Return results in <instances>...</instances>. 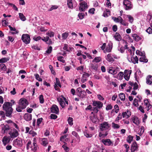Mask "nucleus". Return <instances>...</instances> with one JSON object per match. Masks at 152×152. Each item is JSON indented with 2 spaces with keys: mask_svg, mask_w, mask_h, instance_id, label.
<instances>
[{
  "mask_svg": "<svg viewBox=\"0 0 152 152\" xmlns=\"http://www.w3.org/2000/svg\"><path fill=\"white\" fill-rule=\"evenodd\" d=\"M3 110L5 112L0 111V116L2 119L5 120L6 118L5 116L11 118L12 117V114L13 112V109L12 107V104L11 103L9 102H5L3 105Z\"/></svg>",
  "mask_w": 152,
  "mask_h": 152,
  "instance_id": "nucleus-1",
  "label": "nucleus"
},
{
  "mask_svg": "<svg viewBox=\"0 0 152 152\" xmlns=\"http://www.w3.org/2000/svg\"><path fill=\"white\" fill-rule=\"evenodd\" d=\"M28 104L27 100L24 98H22L19 100V105L16 107V111L19 112L22 111V110L25 109Z\"/></svg>",
  "mask_w": 152,
  "mask_h": 152,
  "instance_id": "nucleus-2",
  "label": "nucleus"
},
{
  "mask_svg": "<svg viewBox=\"0 0 152 152\" xmlns=\"http://www.w3.org/2000/svg\"><path fill=\"white\" fill-rule=\"evenodd\" d=\"M21 39L26 44H28L30 42V36L27 34H23L22 36Z\"/></svg>",
  "mask_w": 152,
  "mask_h": 152,
  "instance_id": "nucleus-3",
  "label": "nucleus"
},
{
  "mask_svg": "<svg viewBox=\"0 0 152 152\" xmlns=\"http://www.w3.org/2000/svg\"><path fill=\"white\" fill-rule=\"evenodd\" d=\"M125 9L126 10H131L132 8L133 5L130 1L128 0H124L123 2Z\"/></svg>",
  "mask_w": 152,
  "mask_h": 152,
  "instance_id": "nucleus-4",
  "label": "nucleus"
},
{
  "mask_svg": "<svg viewBox=\"0 0 152 152\" xmlns=\"http://www.w3.org/2000/svg\"><path fill=\"white\" fill-rule=\"evenodd\" d=\"M110 126V125L108 122H104L100 124V129L101 131H103L108 129Z\"/></svg>",
  "mask_w": 152,
  "mask_h": 152,
  "instance_id": "nucleus-5",
  "label": "nucleus"
},
{
  "mask_svg": "<svg viewBox=\"0 0 152 152\" xmlns=\"http://www.w3.org/2000/svg\"><path fill=\"white\" fill-rule=\"evenodd\" d=\"M80 5L79 9L80 12L85 11L88 8L87 3L85 1L80 3Z\"/></svg>",
  "mask_w": 152,
  "mask_h": 152,
  "instance_id": "nucleus-6",
  "label": "nucleus"
},
{
  "mask_svg": "<svg viewBox=\"0 0 152 152\" xmlns=\"http://www.w3.org/2000/svg\"><path fill=\"white\" fill-rule=\"evenodd\" d=\"M51 112L52 113L57 114L59 112V109L56 104L53 105L50 108Z\"/></svg>",
  "mask_w": 152,
  "mask_h": 152,
  "instance_id": "nucleus-7",
  "label": "nucleus"
},
{
  "mask_svg": "<svg viewBox=\"0 0 152 152\" xmlns=\"http://www.w3.org/2000/svg\"><path fill=\"white\" fill-rule=\"evenodd\" d=\"M138 148V147L137 142L134 141L132 144L130 150L131 152H134L137 151Z\"/></svg>",
  "mask_w": 152,
  "mask_h": 152,
  "instance_id": "nucleus-8",
  "label": "nucleus"
},
{
  "mask_svg": "<svg viewBox=\"0 0 152 152\" xmlns=\"http://www.w3.org/2000/svg\"><path fill=\"white\" fill-rule=\"evenodd\" d=\"M93 105L96 107H97L99 109H100L103 106V103L99 101H93Z\"/></svg>",
  "mask_w": 152,
  "mask_h": 152,
  "instance_id": "nucleus-9",
  "label": "nucleus"
},
{
  "mask_svg": "<svg viewBox=\"0 0 152 152\" xmlns=\"http://www.w3.org/2000/svg\"><path fill=\"white\" fill-rule=\"evenodd\" d=\"M13 132H10L9 133L10 137L12 138H14L17 137L19 134L18 131L15 129H13Z\"/></svg>",
  "mask_w": 152,
  "mask_h": 152,
  "instance_id": "nucleus-10",
  "label": "nucleus"
},
{
  "mask_svg": "<svg viewBox=\"0 0 152 152\" xmlns=\"http://www.w3.org/2000/svg\"><path fill=\"white\" fill-rule=\"evenodd\" d=\"M102 141V143L105 145L110 146L113 145V143L110 139H103Z\"/></svg>",
  "mask_w": 152,
  "mask_h": 152,
  "instance_id": "nucleus-11",
  "label": "nucleus"
},
{
  "mask_svg": "<svg viewBox=\"0 0 152 152\" xmlns=\"http://www.w3.org/2000/svg\"><path fill=\"white\" fill-rule=\"evenodd\" d=\"M90 75V74L88 73L84 72L83 75L82 77L81 78V82L83 83H84L87 81V78L89 77Z\"/></svg>",
  "mask_w": 152,
  "mask_h": 152,
  "instance_id": "nucleus-12",
  "label": "nucleus"
},
{
  "mask_svg": "<svg viewBox=\"0 0 152 152\" xmlns=\"http://www.w3.org/2000/svg\"><path fill=\"white\" fill-rule=\"evenodd\" d=\"M113 57L115 58H116V57L113 56V55L112 56V54L111 53H109L107 55L106 59L109 62L114 61V59L113 58Z\"/></svg>",
  "mask_w": 152,
  "mask_h": 152,
  "instance_id": "nucleus-13",
  "label": "nucleus"
},
{
  "mask_svg": "<svg viewBox=\"0 0 152 152\" xmlns=\"http://www.w3.org/2000/svg\"><path fill=\"white\" fill-rule=\"evenodd\" d=\"M15 145L18 147H21L22 146V140L20 138L17 139L15 141Z\"/></svg>",
  "mask_w": 152,
  "mask_h": 152,
  "instance_id": "nucleus-14",
  "label": "nucleus"
},
{
  "mask_svg": "<svg viewBox=\"0 0 152 152\" xmlns=\"http://www.w3.org/2000/svg\"><path fill=\"white\" fill-rule=\"evenodd\" d=\"M10 140V138L4 136L2 140V141L4 145H5L7 144L9 142Z\"/></svg>",
  "mask_w": 152,
  "mask_h": 152,
  "instance_id": "nucleus-15",
  "label": "nucleus"
},
{
  "mask_svg": "<svg viewBox=\"0 0 152 152\" xmlns=\"http://www.w3.org/2000/svg\"><path fill=\"white\" fill-rule=\"evenodd\" d=\"M24 118L27 121H30L32 119V115L28 113H26L24 115Z\"/></svg>",
  "mask_w": 152,
  "mask_h": 152,
  "instance_id": "nucleus-16",
  "label": "nucleus"
},
{
  "mask_svg": "<svg viewBox=\"0 0 152 152\" xmlns=\"http://www.w3.org/2000/svg\"><path fill=\"white\" fill-rule=\"evenodd\" d=\"M113 46L109 44L106 48L105 50L104 51V53H106L107 52L110 53L111 52Z\"/></svg>",
  "mask_w": 152,
  "mask_h": 152,
  "instance_id": "nucleus-17",
  "label": "nucleus"
},
{
  "mask_svg": "<svg viewBox=\"0 0 152 152\" xmlns=\"http://www.w3.org/2000/svg\"><path fill=\"white\" fill-rule=\"evenodd\" d=\"M10 129V127L9 125L8 124L4 125V126L2 128V131H3V133H7L8 131Z\"/></svg>",
  "mask_w": 152,
  "mask_h": 152,
  "instance_id": "nucleus-18",
  "label": "nucleus"
},
{
  "mask_svg": "<svg viewBox=\"0 0 152 152\" xmlns=\"http://www.w3.org/2000/svg\"><path fill=\"white\" fill-rule=\"evenodd\" d=\"M132 37H133L134 40L136 41H138L141 39V37L136 34H133L132 35Z\"/></svg>",
  "mask_w": 152,
  "mask_h": 152,
  "instance_id": "nucleus-19",
  "label": "nucleus"
},
{
  "mask_svg": "<svg viewBox=\"0 0 152 152\" xmlns=\"http://www.w3.org/2000/svg\"><path fill=\"white\" fill-rule=\"evenodd\" d=\"M146 83L148 85H151L152 83V76L151 75H148L146 77Z\"/></svg>",
  "mask_w": 152,
  "mask_h": 152,
  "instance_id": "nucleus-20",
  "label": "nucleus"
},
{
  "mask_svg": "<svg viewBox=\"0 0 152 152\" xmlns=\"http://www.w3.org/2000/svg\"><path fill=\"white\" fill-rule=\"evenodd\" d=\"M132 62L134 64L138 63V58L137 56L135 57L132 56L131 58Z\"/></svg>",
  "mask_w": 152,
  "mask_h": 152,
  "instance_id": "nucleus-21",
  "label": "nucleus"
},
{
  "mask_svg": "<svg viewBox=\"0 0 152 152\" xmlns=\"http://www.w3.org/2000/svg\"><path fill=\"white\" fill-rule=\"evenodd\" d=\"M114 37L115 39L118 41H120L121 40V37L120 34L117 32H116Z\"/></svg>",
  "mask_w": 152,
  "mask_h": 152,
  "instance_id": "nucleus-22",
  "label": "nucleus"
},
{
  "mask_svg": "<svg viewBox=\"0 0 152 152\" xmlns=\"http://www.w3.org/2000/svg\"><path fill=\"white\" fill-rule=\"evenodd\" d=\"M98 65L96 63L91 64V68L95 71H97L98 69Z\"/></svg>",
  "mask_w": 152,
  "mask_h": 152,
  "instance_id": "nucleus-23",
  "label": "nucleus"
},
{
  "mask_svg": "<svg viewBox=\"0 0 152 152\" xmlns=\"http://www.w3.org/2000/svg\"><path fill=\"white\" fill-rule=\"evenodd\" d=\"M86 95V93L84 90H82L78 94V96L80 97L83 98Z\"/></svg>",
  "mask_w": 152,
  "mask_h": 152,
  "instance_id": "nucleus-24",
  "label": "nucleus"
},
{
  "mask_svg": "<svg viewBox=\"0 0 152 152\" xmlns=\"http://www.w3.org/2000/svg\"><path fill=\"white\" fill-rule=\"evenodd\" d=\"M133 122L138 125L140 124V121L138 120V118L137 116H134L132 118Z\"/></svg>",
  "mask_w": 152,
  "mask_h": 152,
  "instance_id": "nucleus-25",
  "label": "nucleus"
},
{
  "mask_svg": "<svg viewBox=\"0 0 152 152\" xmlns=\"http://www.w3.org/2000/svg\"><path fill=\"white\" fill-rule=\"evenodd\" d=\"M72 0H67V5L68 8L70 9H72L73 7V3Z\"/></svg>",
  "mask_w": 152,
  "mask_h": 152,
  "instance_id": "nucleus-26",
  "label": "nucleus"
},
{
  "mask_svg": "<svg viewBox=\"0 0 152 152\" xmlns=\"http://www.w3.org/2000/svg\"><path fill=\"white\" fill-rule=\"evenodd\" d=\"M37 143L36 142H34L33 143V146H32V148H31V150L33 151L34 152L35 151L37 150Z\"/></svg>",
  "mask_w": 152,
  "mask_h": 152,
  "instance_id": "nucleus-27",
  "label": "nucleus"
},
{
  "mask_svg": "<svg viewBox=\"0 0 152 152\" xmlns=\"http://www.w3.org/2000/svg\"><path fill=\"white\" fill-rule=\"evenodd\" d=\"M110 15V12L109 10H106V11H104L103 16L104 17H107Z\"/></svg>",
  "mask_w": 152,
  "mask_h": 152,
  "instance_id": "nucleus-28",
  "label": "nucleus"
},
{
  "mask_svg": "<svg viewBox=\"0 0 152 152\" xmlns=\"http://www.w3.org/2000/svg\"><path fill=\"white\" fill-rule=\"evenodd\" d=\"M19 17L20 19L23 21H24L26 20V18L22 13H19Z\"/></svg>",
  "mask_w": 152,
  "mask_h": 152,
  "instance_id": "nucleus-29",
  "label": "nucleus"
},
{
  "mask_svg": "<svg viewBox=\"0 0 152 152\" xmlns=\"http://www.w3.org/2000/svg\"><path fill=\"white\" fill-rule=\"evenodd\" d=\"M9 60V58H3L0 59V63L3 64V63H5L7 62Z\"/></svg>",
  "mask_w": 152,
  "mask_h": 152,
  "instance_id": "nucleus-30",
  "label": "nucleus"
},
{
  "mask_svg": "<svg viewBox=\"0 0 152 152\" xmlns=\"http://www.w3.org/2000/svg\"><path fill=\"white\" fill-rule=\"evenodd\" d=\"M90 118L91 121L93 123H95L97 121V119L95 117L94 115L92 116H90Z\"/></svg>",
  "mask_w": 152,
  "mask_h": 152,
  "instance_id": "nucleus-31",
  "label": "nucleus"
},
{
  "mask_svg": "<svg viewBox=\"0 0 152 152\" xmlns=\"http://www.w3.org/2000/svg\"><path fill=\"white\" fill-rule=\"evenodd\" d=\"M121 18H122L121 17L119 16L118 18L113 17L112 18L113 19L114 21L116 23L120 22L121 20Z\"/></svg>",
  "mask_w": 152,
  "mask_h": 152,
  "instance_id": "nucleus-32",
  "label": "nucleus"
},
{
  "mask_svg": "<svg viewBox=\"0 0 152 152\" xmlns=\"http://www.w3.org/2000/svg\"><path fill=\"white\" fill-rule=\"evenodd\" d=\"M133 138V136L131 135H129L127 137L126 140L127 142L129 143H130L132 141V140Z\"/></svg>",
  "mask_w": 152,
  "mask_h": 152,
  "instance_id": "nucleus-33",
  "label": "nucleus"
},
{
  "mask_svg": "<svg viewBox=\"0 0 152 152\" xmlns=\"http://www.w3.org/2000/svg\"><path fill=\"white\" fill-rule=\"evenodd\" d=\"M69 35L68 32H66L62 34L61 36L63 39L65 40L68 37Z\"/></svg>",
  "mask_w": 152,
  "mask_h": 152,
  "instance_id": "nucleus-34",
  "label": "nucleus"
},
{
  "mask_svg": "<svg viewBox=\"0 0 152 152\" xmlns=\"http://www.w3.org/2000/svg\"><path fill=\"white\" fill-rule=\"evenodd\" d=\"M102 58L101 57L99 56L95 57L92 61V62H95L96 63H98L100 62Z\"/></svg>",
  "mask_w": 152,
  "mask_h": 152,
  "instance_id": "nucleus-35",
  "label": "nucleus"
},
{
  "mask_svg": "<svg viewBox=\"0 0 152 152\" xmlns=\"http://www.w3.org/2000/svg\"><path fill=\"white\" fill-rule=\"evenodd\" d=\"M119 96L121 100L124 101L125 99V95L124 93H121L119 95Z\"/></svg>",
  "mask_w": 152,
  "mask_h": 152,
  "instance_id": "nucleus-36",
  "label": "nucleus"
},
{
  "mask_svg": "<svg viewBox=\"0 0 152 152\" xmlns=\"http://www.w3.org/2000/svg\"><path fill=\"white\" fill-rule=\"evenodd\" d=\"M67 121L69 125L72 126L73 125V119L72 118L69 117L68 118Z\"/></svg>",
  "mask_w": 152,
  "mask_h": 152,
  "instance_id": "nucleus-37",
  "label": "nucleus"
},
{
  "mask_svg": "<svg viewBox=\"0 0 152 152\" xmlns=\"http://www.w3.org/2000/svg\"><path fill=\"white\" fill-rule=\"evenodd\" d=\"M132 71L131 70H129L128 69H125L124 71V75L128 76L129 75L130 76L132 73Z\"/></svg>",
  "mask_w": 152,
  "mask_h": 152,
  "instance_id": "nucleus-38",
  "label": "nucleus"
},
{
  "mask_svg": "<svg viewBox=\"0 0 152 152\" xmlns=\"http://www.w3.org/2000/svg\"><path fill=\"white\" fill-rule=\"evenodd\" d=\"M42 144L43 146L46 145L48 143L47 140L46 138H42Z\"/></svg>",
  "mask_w": 152,
  "mask_h": 152,
  "instance_id": "nucleus-39",
  "label": "nucleus"
},
{
  "mask_svg": "<svg viewBox=\"0 0 152 152\" xmlns=\"http://www.w3.org/2000/svg\"><path fill=\"white\" fill-rule=\"evenodd\" d=\"M66 143L64 142V144L62 145V147L64 148L66 152H68L69 151V149L68 147L66 146Z\"/></svg>",
  "mask_w": 152,
  "mask_h": 152,
  "instance_id": "nucleus-40",
  "label": "nucleus"
},
{
  "mask_svg": "<svg viewBox=\"0 0 152 152\" xmlns=\"http://www.w3.org/2000/svg\"><path fill=\"white\" fill-rule=\"evenodd\" d=\"M120 23L124 26H128L129 25V23L127 22H126L125 20H123L122 18H121Z\"/></svg>",
  "mask_w": 152,
  "mask_h": 152,
  "instance_id": "nucleus-41",
  "label": "nucleus"
},
{
  "mask_svg": "<svg viewBox=\"0 0 152 152\" xmlns=\"http://www.w3.org/2000/svg\"><path fill=\"white\" fill-rule=\"evenodd\" d=\"M7 68L4 64H0V69L1 70L5 71Z\"/></svg>",
  "mask_w": 152,
  "mask_h": 152,
  "instance_id": "nucleus-42",
  "label": "nucleus"
},
{
  "mask_svg": "<svg viewBox=\"0 0 152 152\" xmlns=\"http://www.w3.org/2000/svg\"><path fill=\"white\" fill-rule=\"evenodd\" d=\"M124 75V73L122 72H120L118 74V80H122L123 79V76Z\"/></svg>",
  "mask_w": 152,
  "mask_h": 152,
  "instance_id": "nucleus-43",
  "label": "nucleus"
},
{
  "mask_svg": "<svg viewBox=\"0 0 152 152\" xmlns=\"http://www.w3.org/2000/svg\"><path fill=\"white\" fill-rule=\"evenodd\" d=\"M39 102L41 104H43L44 102V99L42 95H40L39 97Z\"/></svg>",
  "mask_w": 152,
  "mask_h": 152,
  "instance_id": "nucleus-44",
  "label": "nucleus"
},
{
  "mask_svg": "<svg viewBox=\"0 0 152 152\" xmlns=\"http://www.w3.org/2000/svg\"><path fill=\"white\" fill-rule=\"evenodd\" d=\"M32 148L31 142V141H29L26 145V149L27 150H28L29 148Z\"/></svg>",
  "mask_w": 152,
  "mask_h": 152,
  "instance_id": "nucleus-45",
  "label": "nucleus"
},
{
  "mask_svg": "<svg viewBox=\"0 0 152 152\" xmlns=\"http://www.w3.org/2000/svg\"><path fill=\"white\" fill-rule=\"evenodd\" d=\"M139 61L141 62L147 63L148 61V60L145 58L141 57L139 58Z\"/></svg>",
  "mask_w": 152,
  "mask_h": 152,
  "instance_id": "nucleus-46",
  "label": "nucleus"
},
{
  "mask_svg": "<svg viewBox=\"0 0 152 152\" xmlns=\"http://www.w3.org/2000/svg\"><path fill=\"white\" fill-rule=\"evenodd\" d=\"M112 126L114 129H118L120 127V126L119 125L115 124L114 122L112 123Z\"/></svg>",
  "mask_w": 152,
  "mask_h": 152,
  "instance_id": "nucleus-47",
  "label": "nucleus"
},
{
  "mask_svg": "<svg viewBox=\"0 0 152 152\" xmlns=\"http://www.w3.org/2000/svg\"><path fill=\"white\" fill-rule=\"evenodd\" d=\"M85 15L82 13H79L78 15V16L80 20H82L84 17Z\"/></svg>",
  "mask_w": 152,
  "mask_h": 152,
  "instance_id": "nucleus-48",
  "label": "nucleus"
},
{
  "mask_svg": "<svg viewBox=\"0 0 152 152\" xmlns=\"http://www.w3.org/2000/svg\"><path fill=\"white\" fill-rule=\"evenodd\" d=\"M72 134L73 136H75L76 138L77 139H79L80 138V137L78 135L77 133L75 131H73L72 132Z\"/></svg>",
  "mask_w": 152,
  "mask_h": 152,
  "instance_id": "nucleus-49",
  "label": "nucleus"
},
{
  "mask_svg": "<svg viewBox=\"0 0 152 152\" xmlns=\"http://www.w3.org/2000/svg\"><path fill=\"white\" fill-rule=\"evenodd\" d=\"M54 33L53 31H48L46 33V34L50 37H52L54 36Z\"/></svg>",
  "mask_w": 152,
  "mask_h": 152,
  "instance_id": "nucleus-50",
  "label": "nucleus"
},
{
  "mask_svg": "<svg viewBox=\"0 0 152 152\" xmlns=\"http://www.w3.org/2000/svg\"><path fill=\"white\" fill-rule=\"evenodd\" d=\"M63 57L62 56H59L57 57V59L58 61L62 62L63 63L65 62V61L63 59Z\"/></svg>",
  "mask_w": 152,
  "mask_h": 152,
  "instance_id": "nucleus-51",
  "label": "nucleus"
},
{
  "mask_svg": "<svg viewBox=\"0 0 152 152\" xmlns=\"http://www.w3.org/2000/svg\"><path fill=\"white\" fill-rule=\"evenodd\" d=\"M133 104L135 107H137L139 106L138 100L136 99H134V100Z\"/></svg>",
  "mask_w": 152,
  "mask_h": 152,
  "instance_id": "nucleus-52",
  "label": "nucleus"
},
{
  "mask_svg": "<svg viewBox=\"0 0 152 152\" xmlns=\"http://www.w3.org/2000/svg\"><path fill=\"white\" fill-rule=\"evenodd\" d=\"M35 75L36 80L39 81H42V78H39V75L38 74H36Z\"/></svg>",
  "mask_w": 152,
  "mask_h": 152,
  "instance_id": "nucleus-53",
  "label": "nucleus"
},
{
  "mask_svg": "<svg viewBox=\"0 0 152 152\" xmlns=\"http://www.w3.org/2000/svg\"><path fill=\"white\" fill-rule=\"evenodd\" d=\"M52 50V46H50L48 48L47 50L46 51V52L47 53L50 54L51 53Z\"/></svg>",
  "mask_w": 152,
  "mask_h": 152,
  "instance_id": "nucleus-54",
  "label": "nucleus"
},
{
  "mask_svg": "<svg viewBox=\"0 0 152 152\" xmlns=\"http://www.w3.org/2000/svg\"><path fill=\"white\" fill-rule=\"evenodd\" d=\"M51 119H56L57 118V116L54 114H51L50 116Z\"/></svg>",
  "mask_w": 152,
  "mask_h": 152,
  "instance_id": "nucleus-55",
  "label": "nucleus"
},
{
  "mask_svg": "<svg viewBox=\"0 0 152 152\" xmlns=\"http://www.w3.org/2000/svg\"><path fill=\"white\" fill-rule=\"evenodd\" d=\"M109 72V73L113 75H115L116 74V72H115V71L114 69H110Z\"/></svg>",
  "mask_w": 152,
  "mask_h": 152,
  "instance_id": "nucleus-56",
  "label": "nucleus"
},
{
  "mask_svg": "<svg viewBox=\"0 0 152 152\" xmlns=\"http://www.w3.org/2000/svg\"><path fill=\"white\" fill-rule=\"evenodd\" d=\"M49 67L51 70V71L52 74L53 75H55L56 74V72L54 70H53V67L52 66H51V65H50L49 66Z\"/></svg>",
  "mask_w": 152,
  "mask_h": 152,
  "instance_id": "nucleus-57",
  "label": "nucleus"
},
{
  "mask_svg": "<svg viewBox=\"0 0 152 152\" xmlns=\"http://www.w3.org/2000/svg\"><path fill=\"white\" fill-rule=\"evenodd\" d=\"M43 118H39L37 120V125L39 126L42 121Z\"/></svg>",
  "mask_w": 152,
  "mask_h": 152,
  "instance_id": "nucleus-58",
  "label": "nucleus"
},
{
  "mask_svg": "<svg viewBox=\"0 0 152 152\" xmlns=\"http://www.w3.org/2000/svg\"><path fill=\"white\" fill-rule=\"evenodd\" d=\"M31 48L32 49H34V50H40V48L38 47L37 46L35 45H33L32 46Z\"/></svg>",
  "mask_w": 152,
  "mask_h": 152,
  "instance_id": "nucleus-59",
  "label": "nucleus"
},
{
  "mask_svg": "<svg viewBox=\"0 0 152 152\" xmlns=\"http://www.w3.org/2000/svg\"><path fill=\"white\" fill-rule=\"evenodd\" d=\"M56 79L57 85H58L61 88V86L60 84V81L59 79L57 78H56Z\"/></svg>",
  "mask_w": 152,
  "mask_h": 152,
  "instance_id": "nucleus-60",
  "label": "nucleus"
},
{
  "mask_svg": "<svg viewBox=\"0 0 152 152\" xmlns=\"http://www.w3.org/2000/svg\"><path fill=\"white\" fill-rule=\"evenodd\" d=\"M29 134H32L33 137H34L37 134V133L36 132L32 130H30L29 132Z\"/></svg>",
  "mask_w": 152,
  "mask_h": 152,
  "instance_id": "nucleus-61",
  "label": "nucleus"
},
{
  "mask_svg": "<svg viewBox=\"0 0 152 152\" xmlns=\"http://www.w3.org/2000/svg\"><path fill=\"white\" fill-rule=\"evenodd\" d=\"M112 105L110 104H109L106 106V109L107 110H108L112 109Z\"/></svg>",
  "mask_w": 152,
  "mask_h": 152,
  "instance_id": "nucleus-62",
  "label": "nucleus"
},
{
  "mask_svg": "<svg viewBox=\"0 0 152 152\" xmlns=\"http://www.w3.org/2000/svg\"><path fill=\"white\" fill-rule=\"evenodd\" d=\"M95 11V9L94 8H92L88 10V12L90 13H92L94 14V11Z\"/></svg>",
  "mask_w": 152,
  "mask_h": 152,
  "instance_id": "nucleus-63",
  "label": "nucleus"
},
{
  "mask_svg": "<svg viewBox=\"0 0 152 152\" xmlns=\"http://www.w3.org/2000/svg\"><path fill=\"white\" fill-rule=\"evenodd\" d=\"M146 31L149 34H151L152 33V29L149 27L146 30Z\"/></svg>",
  "mask_w": 152,
  "mask_h": 152,
  "instance_id": "nucleus-64",
  "label": "nucleus"
}]
</instances>
